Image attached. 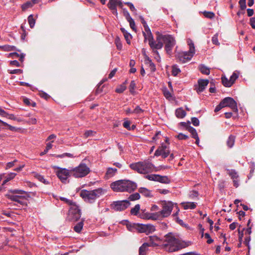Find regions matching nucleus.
I'll list each match as a JSON object with an SVG mask.
<instances>
[{
	"instance_id": "f257e3e1",
	"label": "nucleus",
	"mask_w": 255,
	"mask_h": 255,
	"mask_svg": "<svg viewBox=\"0 0 255 255\" xmlns=\"http://www.w3.org/2000/svg\"><path fill=\"white\" fill-rule=\"evenodd\" d=\"M144 39H147L148 44L151 48L155 50L154 52L158 54L156 50L161 49L163 44L165 45L164 48L168 55L172 54L173 47L176 44L174 38L169 34H162L159 32L157 33L156 41L154 40L153 36L149 27L146 25L144 21Z\"/></svg>"
},
{
	"instance_id": "f03ea898",
	"label": "nucleus",
	"mask_w": 255,
	"mask_h": 255,
	"mask_svg": "<svg viewBox=\"0 0 255 255\" xmlns=\"http://www.w3.org/2000/svg\"><path fill=\"white\" fill-rule=\"evenodd\" d=\"M161 246L164 250L172 253L187 247L188 244L176 238L171 233H169L164 236V242Z\"/></svg>"
},
{
	"instance_id": "7ed1b4c3",
	"label": "nucleus",
	"mask_w": 255,
	"mask_h": 255,
	"mask_svg": "<svg viewBox=\"0 0 255 255\" xmlns=\"http://www.w3.org/2000/svg\"><path fill=\"white\" fill-rule=\"evenodd\" d=\"M110 187L115 192H133L137 188L136 183L129 180H119L112 182Z\"/></svg>"
},
{
	"instance_id": "20e7f679",
	"label": "nucleus",
	"mask_w": 255,
	"mask_h": 255,
	"mask_svg": "<svg viewBox=\"0 0 255 255\" xmlns=\"http://www.w3.org/2000/svg\"><path fill=\"white\" fill-rule=\"evenodd\" d=\"M106 191L99 188L93 190H82L80 193V196L86 202L89 203H93L101 196L105 194Z\"/></svg>"
},
{
	"instance_id": "39448f33",
	"label": "nucleus",
	"mask_w": 255,
	"mask_h": 255,
	"mask_svg": "<svg viewBox=\"0 0 255 255\" xmlns=\"http://www.w3.org/2000/svg\"><path fill=\"white\" fill-rule=\"evenodd\" d=\"M25 193L23 190H10L8 193L6 194V197L22 206L26 205V199L25 196L20 195Z\"/></svg>"
},
{
	"instance_id": "423d86ee",
	"label": "nucleus",
	"mask_w": 255,
	"mask_h": 255,
	"mask_svg": "<svg viewBox=\"0 0 255 255\" xmlns=\"http://www.w3.org/2000/svg\"><path fill=\"white\" fill-rule=\"evenodd\" d=\"M189 46V50L186 52H179L176 54L177 59L182 62L185 63L190 60L195 53V47L193 42L190 39L187 41Z\"/></svg>"
},
{
	"instance_id": "0eeeda50",
	"label": "nucleus",
	"mask_w": 255,
	"mask_h": 255,
	"mask_svg": "<svg viewBox=\"0 0 255 255\" xmlns=\"http://www.w3.org/2000/svg\"><path fill=\"white\" fill-rule=\"evenodd\" d=\"M90 172V167L82 162L78 166L71 168V176L77 178H82L87 176Z\"/></svg>"
},
{
	"instance_id": "6e6552de",
	"label": "nucleus",
	"mask_w": 255,
	"mask_h": 255,
	"mask_svg": "<svg viewBox=\"0 0 255 255\" xmlns=\"http://www.w3.org/2000/svg\"><path fill=\"white\" fill-rule=\"evenodd\" d=\"M81 213L78 206L73 203L69 209L68 218L69 221H76L81 217Z\"/></svg>"
},
{
	"instance_id": "1a4fd4ad",
	"label": "nucleus",
	"mask_w": 255,
	"mask_h": 255,
	"mask_svg": "<svg viewBox=\"0 0 255 255\" xmlns=\"http://www.w3.org/2000/svg\"><path fill=\"white\" fill-rule=\"evenodd\" d=\"M162 210L157 212L159 218H165L169 216L173 208V203L170 201H164L162 203Z\"/></svg>"
},
{
	"instance_id": "9d476101",
	"label": "nucleus",
	"mask_w": 255,
	"mask_h": 255,
	"mask_svg": "<svg viewBox=\"0 0 255 255\" xmlns=\"http://www.w3.org/2000/svg\"><path fill=\"white\" fill-rule=\"evenodd\" d=\"M126 225L127 230L131 232H136L138 233H143V224L129 222L126 221Z\"/></svg>"
},
{
	"instance_id": "9b49d317",
	"label": "nucleus",
	"mask_w": 255,
	"mask_h": 255,
	"mask_svg": "<svg viewBox=\"0 0 255 255\" xmlns=\"http://www.w3.org/2000/svg\"><path fill=\"white\" fill-rule=\"evenodd\" d=\"M57 176L62 182L66 183L68 177L71 175V169L69 170L59 167H57Z\"/></svg>"
},
{
	"instance_id": "f8f14e48",
	"label": "nucleus",
	"mask_w": 255,
	"mask_h": 255,
	"mask_svg": "<svg viewBox=\"0 0 255 255\" xmlns=\"http://www.w3.org/2000/svg\"><path fill=\"white\" fill-rule=\"evenodd\" d=\"M130 204L129 201L125 200L114 202L111 206L112 208L115 211H122L128 207Z\"/></svg>"
},
{
	"instance_id": "ddd939ff",
	"label": "nucleus",
	"mask_w": 255,
	"mask_h": 255,
	"mask_svg": "<svg viewBox=\"0 0 255 255\" xmlns=\"http://www.w3.org/2000/svg\"><path fill=\"white\" fill-rule=\"evenodd\" d=\"M144 178L150 181H158L162 183L168 184L170 182V179L166 176H161L158 174H150L144 175Z\"/></svg>"
},
{
	"instance_id": "4468645a",
	"label": "nucleus",
	"mask_w": 255,
	"mask_h": 255,
	"mask_svg": "<svg viewBox=\"0 0 255 255\" xmlns=\"http://www.w3.org/2000/svg\"><path fill=\"white\" fill-rule=\"evenodd\" d=\"M222 105H223L224 107H230L232 111L236 113L238 112V108L236 101L231 97H226L224 98L222 101Z\"/></svg>"
},
{
	"instance_id": "2eb2a0df",
	"label": "nucleus",
	"mask_w": 255,
	"mask_h": 255,
	"mask_svg": "<svg viewBox=\"0 0 255 255\" xmlns=\"http://www.w3.org/2000/svg\"><path fill=\"white\" fill-rule=\"evenodd\" d=\"M170 154V150L168 147L164 144H162L154 153V155L158 156L161 155L163 158H165Z\"/></svg>"
},
{
	"instance_id": "dca6fc26",
	"label": "nucleus",
	"mask_w": 255,
	"mask_h": 255,
	"mask_svg": "<svg viewBox=\"0 0 255 255\" xmlns=\"http://www.w3.org/2000/svg\"><path fill=\"white\" fill-rule=\"evenodd\" d=\"M121 0H109L108 3V7L112 11V13L115 15H118L117 7L118 5H122Z\"/></svg>"
},
{
	"instance_id": "f3484780",
	"label": "nucleus",
	"mask_w": 255,
	"mask_h": 255,
	"mask_svg": "<svg viewBox=\"0 0 255 255\" xmlns=\"http://www.w3.org/2000/svg\"><path fill=\"white\" fill-rule=\"evenodd\" d=\"M146 240H148L149 242L144 243V254H146L145 252L147 247L158 246L160 243L159 238L156 236H149Z\"/></svg>"
},
{
	"instance_id": "a211bd4d",
	"label": "nucleus",
	"mask_w": 255,
	"mask_h": 255,
	"mask_svg": "<svg viewBox=\"0 0 255 255\" xmlns=\"http://www.w3.org/2000/svg\"><path fill=\"white\" fill-rule=\"evenodd\" d=\"M129 167L138 173H143V162L139 161L130 164Z\"/></svg>"
},
{
	"instance_id": "6ab92c4d",
	"label": "nucleus",
	"mask_w": 255,
	"mask_h": 255,
	"mask_svg": "<svg viewBox=\"0 0 255 255\" xmlns=\"http://www.w3.org/2000/svg\"><path fill=\"white\" fill-rule=\"evenodd\" d=\"M209 83L208 80L200 79L198 81V88L197 90V92H202L205 89L206 87Z\"/></svg>"
},
{
	"instance_id": "aec40b11",
	"label": "nucleus",
	"mask_w": 255,
	"mask_h": 255,
	"mask_svg": "<svg viewBox=\"0 0 255 255\" xmlns=\"http://www.w3.org/2000/svg\"><path fill=\"white\" fill-rule=\"evenodd\" d=\"M144 64L150 68L151 71L154 72L155 71V66L154 64L151 61L149 58L144 54Z\"/></svg>"
},
{
	"instance_id": "412c9836",
	"label": "nucleus",
	"mask_w": 255,
	"mask_h": 255,
	"mask_svg": "<svg viewBox=\"0 0 255 255\" xmlns=\"http://www.w3.org/2000/svg\"><path fill=\"white\" fill-rule=\"evenodd\" d=\"M159 216L157 213H144V219H151L153 220H156L158 219Z\"/></svg>"
},
{
	"instance_id": "4be33fe9",
	"label": "nucleus",
	"mask_w": 255,
	"mask_h": 255,
	"mask_svg": "<svg viewBox=\"0 0 255 255\" xmlns=\"http://www.w3.org/2000/svg\"><path fill=\"white\" fill-rule=\"evenodd\" d=\"M155 230V227L151 224H144V233L148 235L154 232Z\"/></svg>"
},
{
	"instance_id": "5701e85b",
	"label": "nucleus",
	"mask_w": 255,
	"mask_h": 255,
	"mask_svg": "<svg viewBox=\"0 0 255 255\" xmlns=\"http://www.w3.org/2000/svg\"><path fill=\"white\" fill-rule=\"evenodd\" d=\"M84 222L81 221L77 223L73 227L74 231L77 233H80L83 228Z\"/></svg>"
},
{
	"instance_id": "b1692460",
	"label": "nucleus",
	"mask_w": 255,
	"mask_h": 255,
	"mask_svg": "<svg viewBox=\"0 0 255 255\" xmlns=\"http://www.w3.org/2000/svg\"><path fill=\"white\" fill-rule=\"evenodd\" d=\"M121 30L123 33L127 43L130 44V39L131 38V35L128 33L124 28H121Z\"/></svg>"
},
{
	"instance_id": "393cba45",
	"label": "nucleus",
	"mask_w": 255,
	"mask_h": 255,
	"mask_svg": "<svg viewBox=\"0 0 255 255\" xmlns=\"http://www.w3.org/2000/svg\"><path fill=\"white\" fill-rule=\"evenodd\" d=\"M156 171V170L154 169V167L152 164L149 162H144V173L145 172H151V171Z\"/></svg>"
},
{
	"instance_id": "a878e982",
	"label": "nucleus",
	"mask_w": 255,
	"mask_h": 255,
	"mask_svg": "<svg viewBox=\"0 0 255 255\" xmlns=\"http://www.w3.org/2000/svg\"><path fill=\"white\" fill-rule=\"evenodd\" d=\"M182 205L184 209H193L196 207V203L194 202L183 203Z\"/></svg>"
},
{
	"instance_id": "bb28decb",
	"label": "nucleus",
	"mask_w": 255,
	"mask_h": 255,
	"mask_svg": "<svg viewBox=\"0 0 255 255\" xmlns=\"http://www.w3.org/2000/svg\"><path fill=\"white\" fill-rule=\"evenodd\" d=\"M175 115L178 118H183L186 116V112L182 108H178L175 111Z\"/></svg>"
},
{
	"instance_id": "cd10ccee",
	"label": "nucleus",
	"mask_w": 255,
	"mask_h": 255,
	"mask_svg": "<svg viewBox=\"0 0 255 255\" xmlns=\"http://www.w3.org/2000/svg\"><path fill=\"white\" fill-rule=\"evenodd\" d=\"M235 136L231 135L229 136L227 141V144L229 148L232 147L235 143Z\"/></svg>"
},
{
	"instance_id": "c85d7f7f",
	"label": "nucleus",
	"mask_w": 255,
	"mask_h": 255,
	"mask_svg": "<svg viewBox=\"0 0 255 255\" xmlns=\"http://www.w3.org/2000/svg\"><path fill=\"white\" fill-rule=\"evenodd\" d=\"M117 171V169L116 168H109L106 172V176L108 178L113 177L115 175Z\"/></svg>"
},
{
	"instance_id": "c756f323",
	"label": "nucleus",
	"mask_w": 255,
	"mask_h": 255,
	"mask_svg": "<svg viewBox=\"0 0 255 255\" xmlns=\"http://www.w3.org/2000/svg\"><path fill=\"white\" fill-rule=\"evenodd\" d=\"M140 210V205L136 204L134 208H131L130 210V214L132 215H137Z\"/></svg>"
},
{
	"instance_id": "7c9ffc66",
	"label": "nucleus",
	"mask_w": 255,
	"mask_h": 255,
	"mask_svg": "<svg viewBox=\"0 0 255 255\" xmlns=\"http://www.w3.org/2000/svg\"><path fill=\"white\" fill-rule=\"evenodd\" d=\"M222 82L224 86L225 87H230L232 85L230 79L228 80L225 77H222Z\"/></svg>"
},
{
	"instance_id": "2f4dec72",
	"label": "nucleus",
	"mask_w": 255,
	"mask_h": 255,
	"mask_svg": "<svg viewBox=\"0 0 255 255\" xmlns=\"http://www.w3.org/2000/svg\"><path fill=\"white\" fill-rule=\"evenodd\" d=\"M180 72H181V70L177 65L172 66V74L174 76H177Z\"/></svg>"
},
{
	"instance_id": "473e14b6",
	"label": "nucleus",
	"mask_w": 255,
	"mask_h": 255,
	"mask_svg": "<svg viewBox=\"0 0 255 255\" xmlns=\"http://www.w3.org/2000/svg\"><path fill=\"white\" fill-rule=\"evenodd\" d=\"M27 19L30 27L31 28H33L34 26L35 23V19L33 18V15H29Z\"/></svg>"
},
{
	"instance_id": "72a5a7b5",
	"label": "nucleus",
	"mask_w": 255,
	"mask_h": 255,
	"mask_svg": "<svg viewBox=\"0 0 255 255\" xmlns=\"http://www.w3.org/2000/svg\"><path fill=\"white\" fill-rule=\"evenodd\" d=\"M201 72L206 75H209L210 74V70L206 66L201 65L199 67Z\"/></svg>"
},
{
	"instance_id": "f704fd0d",
	"label": "nucleus",
	"mask_w": 255,
	"mask_h": 255,
	"mask_svg": "<svg viewBox=\"0 0 255 255\" xmlns=\"http://www.w3.org/2000/svg\"><path fill=\"white\" fill-rule=\"evenodd\" d=\"M228 173L231 177L232 179H237L238 178V175L237 172L235 170H228Z\"/></svg>"
},
{
	"instance_id": "c9c22d12",
	"label": "nucleus",
	"mask_w": 255,
	"mask_h": 255,
	"mask_svg": "<svg viewBox=\"0 0 255 255\" xmlns=\"http://www.w3.org/2000/svg\"><path fill=\"white\" fill-rule=\"evenodd\" d=\"M33 6V3L31 1H27L21 5V9L23 11L26 10L27 8Z\"/></svg>"
},
{
	"instance_id": "e433bc0d",
	"label": "nucleus",
	"mask_w": 255,
	"mask_h": 255,
	"mask_svg": "<svg viewBox=\"0 0 255 255\" xmlns=\"http://www.w3.org/2000/svg\"><path fill=\"white\" fill-rule=\"evenodd\" d=\"M16 173L13 172L9 173L6 177V179L3 181V184H5L6 182L12 179L16 176Z\"/></svg>"
},
{
	"instance_id": "4c0bfd02",
	"label": "nucleus",
	"mask_w": 255,
	"mask_h": 255,
	"mask_svg": "<svg viewBox=\"0 0 255 255\" xmlns=\"http://www.w3.org/2000/svg\"><path fill=\"white\" fill-rule=\"evenodd\" d=\"M188 130L191 133L193 138L198 136L196 130L194 128L188 126Z\"/></svg>"
},
{
	"instance_id": "58836bf2",
	"label": "nucleus",
	"mask_w": 255,
	"mask_h": 255,
	"mask_svg": "<svg viewBox=\"0 0 255 255\" xmlns=\"http://www.w3.org/2000/svg\"><path fill=\"white\" fill-rule=\"evenodd\" d=\"M139 198H140V195H139V193H135L131 194L128 197V199L130 201H132L138 200Z\"/></svg>"
},
{
	"instance_id": "ea45409f",
	"label": "nucleus",
	"mask_w": 255,
	"mask_h": 255,
	"mask_svg": "<svg viewBox=\"0 0 255 255\" xmlns=\"http://www.w3.org/2000/svg\"><path fill=\"white\" fill-rule=\"evenodd\" d=\"M35 177L40 182L43 183L45 184H48L49 183V182L46 180L44 177L40 174H37L35 176Z\"/></svg>"
},
{
	"instance_id": "a19ab883",
	"label": "nucleus",
	"mask_w": 255,
	"mask_h": 255,
	"mask_svg": "<svg viewBox=\"0 0 255 255\" xmlns=\"http://www.w3.org/2000/svg\"><path fill=\"white\" fill-rule=\"evenodd\" d=\"M127 83V81H125V83L121 85L120 87L117 88L116 89V92L118 93H123L126 89V86L125 85V84Z\"/></svg>"
},
{
	"instance_id": "79ce46f5",
	"label": "nucleus",
	"mask_w": 255,
	"mask_h": 255,
	"mask_svg": "<svg viewBox=\"0 0 255 255\" xmlns=\"http://www.w3.org/2000/svg\"><path fill=\"white\" fill-rule=\"evenodd\" d=\"M56 157L58 158H64L65 157L69 158H74L75 156L72 154L70 153H64L61 154L57 155H56Z\"/></svg>"
},
{
	"instance_id": "37998d69",
	"label": "nucleus",
	"mask_w": 255,
	"mask_h": 255,
	"mask_svg": "<svg viewBox=\"0 0 255 255\" xmlns=\"http://www.w3.org/2000/svg\"><path fill=\"white\" fill-rule=\"evenodd\" d=\"M115 44L118 50H122L123 45L120 38L117 37L115 39Z\"/></svg>"
},
{
	"instance_id": "c03bdc74",
	"label": "nucleus",
	"mask_w": 255,
	"mask_h": 255,
	"mask_svg": "<svg viewBox=\"0 0 255 255\" xmlns=\"http://www.w3.org/2000/svg\"><path fill=\"white\" fill-rule=\"evenodd\" d=\"M203 14L206 17L210 19L213 18L215 17V14L211 11H205L204 12H203Z\"/></svg>"
},
{
	"instance_id": "a18cd8bd",
	"label": "nucleus",
	"mask_w": 255,
	"mask_h": 255,
	"mask_svg": "<svg viewBox=\"0 0 255 255\" xmlns=\"http://www.w3.org/2000/svg\"><path fill=\"white\" fill-rule=\"evenodd\" d=\"M52 144L51 142H49V143H47L46 147L45 149L44 150V151L43 152H42L40 153V155H43L46 154L48 151V150L52 148Z\"/></svg>"
},
{
	"instance_id": "49530a36",
	"label": "nucleus",
	"mask_w": 255,
	"mask_h": 255,
	"mask_svg": "<svg viewBox=\"0 0 255 255\" xmlns=\"http://www.w3.org/2000/svg\"><path fill=\"white\" fill-rule=\"evenodd\" d=\"M239 75L236 72H234L232 75L230 77V81L232 82V85H233L235 81L238 78Z\"/></svg>"
},
{
	"instance_id": "de8ad7c7",
	"label": "nucleus",
	"mask_w": 255,
	"mask_h": 255,
	"mask_svg": "<svg viewBox=\"0 0 255 255\" xmlns=\"http://www.w3.org/2000/svg\"><path fill=\"white\" fill-rule=\"evenodd\" d=\"M1 124L7 126L8 127V129L11 131H14L16 130L15 127L11 126L10 125H8V124H7L6 123L0 120V125Z\"/></svg>"
},
{
	"instance_id": "09e8293b",
	"label": "nucleus",
	"mask_w": 255,
	"mask_h": 255,
	"mask_svg": "<svg viewBox=\"0 0 255 255\" xmlns=\"http://www.w3.org/2000/svg\"><path fill=\"white\" fill-rule=\"evenodd\" d=\"M2 49L4 51H11L16 50V48L14 46L5 45L3 46Z\"/></svg>"
},
{
	"instance_id": "8fccbe9b",
	"label": "nucleus",
	"mask_w": 255,
	"mask_h": 255,
	"mask_svg": "<svg viewBox=\"0 0 255 255\" xmlns=\"http://www.w3.org/2000/svg\"><path fill=\"white\" fill-rule=\"evenodd\" d=\"M123 14L127 21L128 20H131L132 18L129 12L126 9H123Z\"/></svg>"
},
{
	"instance_id": "3c124183",
	"label": "nucleus",
	"mask_w": 255,
	"mask_h": 255,
	"mask_svg": "<svg viewBox=\"0 0 255 255\" xmlns=\"http://www.w3.org/2000/svg\"><path fill=\"white\" fill-rule=\"evenodd\" d=\"M218 33H216L212 37V41L213 43L214 44H215L217 45H220V43L218 41Z\"/></svg>"
},
{
	"instance_id": "603ef678",
	"label": "nucleus",
	"mask_w": 255,
	"mask_h": 255,
	"mask_svg": "<svg viewBox=\"0 0 255 255\" xmlns=\"http://www.w3.org/2000/svg\"><path fill=\"white\" fill-rule=\"evenodd\" d=\"M239 4L242 10H244L246 8V0H240Z\"/></svg>"
},
{
	"instance_id": "864d4df0",
	"label": "nucleus",
	"mask_w": 255,
	"mask_h": 255,
	"mask_svg": "<svg viewBox=\"0 0 255 255\" xmlns=\"http://www.w3.org/2000/svg\"><path fill=\"white\" fill-rule=\"evenodd\" d=\"M8 72L10 74H20L22 73L23 71L21 69H14V70H9Z\"/></svg>"
},
{
	"instance_id": "5fc2aeb1",
	"label": "nucleus",
	"mask_w": 255,
	"mask_h": 255,
	"mask_svg": "<svg viewBox=\"0 0 255 255\" xmlns=\"http://www.w3.org/2000/svg\"><path fill=\"white\" fill-rule=\"evenodd\" d=\"M130 122L128 120H125L123 123V126L124 128L128 130H131L130 125Z\"/></svg>"
},
{
	"instance_id": "6e6d98bb",
	"label": "nucleus",
	"mask_w": 255,
	"mask_h": 255,
	"mask_svg": "<svg viewBox=\"0 0 255 255\" xmlns=\"http://www.w3.org/2000/svg\"><path fill=\"white\" fill-rule=\"evenodd\" d=\"M176 137L180 140L187 139L189 138L188 135L184 134L182 133H179L176 136Z\"/></svg>"
},
{
	"instance_id": "4d7b16f0",
	"label": "nucleus",
	"mask_w": 255,
	"mask_h": 255,
	"mask_svg": "<svg viewBox=\"0 0 255 255\" xmlns=\"http://www.w3.org/2000/svg\"><path fill=\"white\" fill-rule=\"evenodd\" d=\"M17 161V160L16 159H15L13 161L8 162L6 165L5 168L7 169L8 168H11L14 165L15 163Z\"/></svg>"
},
{
	"instance_id": "13d9d810",
	"label": "nucleus",
	"mask_w": 255,
	"mask_h": 255,
	"mask_svg": "<svg viewBox=\"0 0 255 255\" xmlns=\"http://www.w3.org/2000/svg\"><path fill=\"white\" fill-rule=\"evenodd\" d=\"M135 87V83L134 81H132L129 85V91L130 93H133L134 92V88Z\"/></svg>"
},
{
	"instance_id": "bf43d9fd",
	"label": "nucleus",
	"mask_w": 255,
	"mask_h": 255,
	"mask_svg": "<svg viewBox=\"0 0 255 255\" xmlns=\"http://www.w3.org/2000/svg\"><path fill=\"white\" fill-rule=\"evenodd\" d=\"M60 199L62 201H64L65 202V203L68 204L69 205H70V206L73 204L74 203V202L71 201V200H70L65 197H60Z\"/></svg>"
},
{
	"instance_id": "052dcab7",
	"label": "nucleus",
	"mask_w": 255,
	"mask_h": 255,
	"mask_svg": "<svg viewBox=\"0 0 255 255\" xmlns=\"http://www.w3.org/2000/svg\"><path fill=\"white\" fill-rule=\"evenodd\" d=\"M125 4H126L129 6L131 11H132L134 12L136 11V9L135 8L133 4L132 3H131L130 2H125Z\"/></svg>"
},
{
	"instance_id": "680f3d73",
	"label": "nucleus",
	"mask_w": 255,
	"mask_h": 255,
	"mask_svg": "<svg viewBox=\"0 0 255 255\" xmlns=\"http://www.w3.org/2000/svg\"><path fill=\"white\" fill-rule=\"evenodd\" d=\"M128 21L129 23L130 28L133 30H135V26L134 20L132 18H131V20H128Z\"/></svg>"
},
{
	"instance_id": "e2e57ef3",
	"label": "nucleus",
	"mask_w": 255,
	"mask_h": 255,
	"mask_svg": "<svg viewBox=\"0 0 255 255\" xmlns=\"http://www.w3.org/2000/svg\"><path fill=\"white\" fill-rule=\"evenodd\" d=\"M192 123L194 126L199 125V121L197 118H192L191 119Z\"/></svg>"
},
{
	"instance_id": "0e129e2a",
	"label": "nucleus",
	"mask_w": 255,
	"mask_h": 255,
	"mask_svg": "<svg viewBox=\"0 0 255 255\" xmlns=\"http://www.w3.org/2000/svg\"><path fill=\"white\" fill-rule=\"evenodd\" d=\"M94 132L93 130H87L85 131L84 133V135L85 137H88L89 136H91L93 135Z\"/></svg>"
},
{
	"instance_id": "69168bd1",
	"label": "nucleus",
	"mask_w": 255,
	"mask_h": 255,
	"mask_svg": "<svg viewBox=\"0 0 255 255\" xmlns=\"http://www.w3.org/2000/svg\"><path fill=\"white\" fill-rule=\"evenodd\" d=\"M198 195V192H197L196 191H192V192H191L189 196L191 198H193L194 197H197Z\"/></svg>"
},
{
	"instance_id": "338daca9",
	"label": "nucleus",
	"mask_w": 255,
	"mask_h": 255,
	"mask_svg": "<svg viewBox=\"0 0 255 255\" xmlns=\"http://www.w3.org/2000/svg\"><path fill=\"white\" fill-rule=\"evenodd\" d=\"M10 64L11 65L15 66L16 67H20V65L17 60H13L10 61Z\"/></svg>"
},
{
	"instance_id": "774afa93",
	"label": "nucleus",
	"mask_w": 255,
	"mask_h": 255,
	"mask_svg": "<svg viewBox=\"0 0 255 255\" xmlns=\"http://www.w3.org/2000/svg\"><path fill=\"white\" fill-rule=\"evenodd\" d=\"M117 71V68H115L114 69H113L109 74V78L111 79L112 78H113L115 76Z\"/></svg>"
}]
</instances>
